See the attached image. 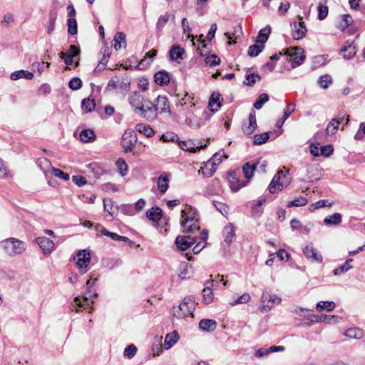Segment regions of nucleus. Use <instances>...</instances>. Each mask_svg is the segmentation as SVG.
Here are the masks:
<instances>
[{
	"label": "nucleus",
	"instance_id": "32",
	"mask_svg": "<svg viewBox=\"0 0 365 365\" xmlns=\"http://www.w3.org/2000/svg\"><path fill=\"white\" fill-rule=\"evenodd\" d=\"M135 130L140 133H143L148 138L152 137L155 132L150 125H146L143 123H138L135 126Z\"/></svg>",
	"mask_w": 365,
	"mask_h": 365
},
{
	"label": "nucleus",
	"instance_id": "6",
	"mask_svg": "<svg viewBox=\"0 0 365 365\" xmlns=\"http://www.w3.org/2000/svg\"><path fill=\"white\" fill-rule=\"evenodd\" d=\"M281 301V298L276 294H272L271 292L264 291L261 296L262 305L259 308V311L262 313L267 312L272 306L280 304Z\"/></svg>",
	"mask_w": 365,
	"mask_h": 365
},
{
	"label": "nucleus",
	"instance_id": "58",
	"mask_svg": "<svg viewBox=\"0 0 365 365\" xmlns=\"http://www.w3.org/2000/svg\"><path fill=\"white\" fill-rule=\"evenodd\" d=\"M331 203L329 202L327 200H321L313 204H312L309 207V210L313 211L316 209L324 207L326 206H331Z\"/></svg>",
	"mask_w": 365,
	"mask_h": 365
},
{
	"label": "nucleus",
	"instance_id": "47",
	"mask_svg": "<svg viewBox=\"0 0 365 365\" xmlns=\"http://www.w3.org/2000/svg\"><path fill=\"white\" fill-rule=\"evenodd\" d=\"M264 48V45H263V44L252 45L249 47L247 53L251 57L257 56L262 52V51L263 50Z\"/></svg>",
	"mask_w": 365,
	"mask_h": 365
},
{
	"label": "nucleus",
	"instance_id": "49",
	"mask_svg": "<svg viewBox=\"0 0 365 365\" xmlns=\"http://www.w3.org/2000/svg\"><path fill=\"white\" fill-rule=\"evenodd\" d=\"M332 83V78L331 76L328 74L320 76L318 83L319 86L324 89H327L329 85Z\"/></svg>",
	"mask_w": 365,
	"mask_h": 365
},
{
	"label": "nucleus",
	"instance_id": "4",
	"mask_svg": "<svg viewBox=\"0 0 365 365\" xmlns=\"http://www.w3.org/2000/svg\"><path fill=\"white\" fill-rule=\"evenodd\" d=\"M290 182L291 178L288 171H278L269 185V191L273 194L278 190H282L284 187L288 186Z\"/></svg>",
	"mask_w": 365,
	"mask_h": 365
},
{
	"label": "nucleus",
	"instance_id": "5",
	"mask_svg": "<svg viewBox=\"0 0 365 365\" xmlns=\"http://www.w3.org/2000/svg\"><path fill=\"white\" fill-rule=\"evenodd\" d=\"M3 243L4 249L11 256L20 255L26 250L25 242L16 238H8Z\"/></svg>",
	"mask_w": 365,
	"mask_h": 365
},
{
	"label": "nucleus",
	"instance_id": "46",
	"mask_svg": "<svg viewBox=\"0 0 365 365\" xmlns=\"http://www.w3.org/2000/svg\"><path fill=\"white\" fill-rule=\"evenodd\" d=\"M339 123H340V121L339 120H337L336 118L331 119L326 128L327 134V135L334 134L338 130Z\"/></svg>",
	"mask_w": 365,
	"mask_h": 365
},
{
	"label": "nucleus",
	"instance_id": "1",
	"mask_svg": "<svg viewBox=\"0 0 365 365\" xmlns=\"http://www.w3.org/2000/svg\"><path fill=\"white\" fill-rule=\"evenodd\" d=\"M180 224L185 234H194L199 231V216L196 210L190 206L182 210Z\"/></svg>",
	"mask_w": 365,
	"mask_h": 365
},
{
	"label": "nucleus",
	"instance_id": "45",
	"mask_svg": "<svg viewBox=\"0 0 365 365\" xmlns=\"http://www.w3.org/2000/svg\"><path fill=\"white\" fill-rule=\"evenodd\" d=\"M235 236V228L233 225H230L226 226L224 229V238L227 243L232 242L233 237Z\"/></svg>",
	"mask_w": 365,
	"mask_h": 365
},
{
	"label": "nucleus",
	"instance_id": "37",
	"mask_svg": "<svg viewBox=\"0 0 365 365\" xmlns=\"http://www.w3.org/2000/svg\"><path fill=\"white\" fill-rule=\"evenodd\" d=\"M324 222L326 225H338L341 222V216L339 213L335 212L331 215L326 217Z\"/></svg>",
	"mask_w": 365,
	"mask_h": 365
},
{
	"label": "nucleus",
	"instance_id": "29",
	"mask_svg": "<svg viewBox=\"0 0 365 365\" xmlns=\"http://www.w3.org/2000/svg\"><path fill=\"white\" fill-rule=\"evenodd\" d=\"M341 53L345 59L349 60L354 57L356 53V46L354 45V42L349 44L347 46L344 47L341 50Z\"/></svg>",
	"mask_w": 365,
	"mask_h": 365
},
{
	"label": "nucleus",
	"instance_id": "25",
	"mask_svg": "<svg viewBox=\"0 0 365 365\" xmlns=\"http://www.w3.org/2000/svg\"><path fill=\"white\" fill-rule=\"evenodd\" d=\"M146 216L153 222H158L162 217V210L158 207H153L146 212Z\"/></svg>",
	"mask_w": 365,
	"mask_h": 365
},
{
	"label": "nucleus",
	"instance_id": "15",
	"mask_svg": "<svg viewBox=\"0 0 365 365\" xmlns=\"http://www.w3.org/2000/svg\"><path fill=\"white\" fill-rule=\"evenodd\" d=\"M303 252L307 258L311 259L313 262L321 263L323 260L322 255L314 247L312 244L306 246Z\"/></svg>",
	"mask_w": 365,
	"mask_h": 365
},
{
	"label": "nucleus",
	"instance_id": "21",
	"mask_svg": "<svg viewBox=\"0 0 365 365\" xmlns=\"http://www.w3.org/2000/svg\"><path fill=\"white\" fill-rule=\"evenodd\" d=\"M155 82L160 86L167 85L170 82L169 73L165 71L157 72L155 76Z\"/></svg>",
	"mask_w": 365,
	"mask_h": 365
},
{
	"label": "nucleus",
	"instance_id": "26",
	"mask_svg": "<svg viewBox=\"0 0 365 365\" xmlns=\"http://www.w3.org/2000/svg\"><path fill=\"white\" fill-rule=\"evenodd\" d=\"M157 53L158 51L156 49H152L147 52L144 58L140 61L138 66L141 67V68H145V67L150 66L153 58L157 55Z\"/></svg>",
	"mask_w": 365,
	"mask_h": 365
},
{
	"label": "nucleus",
	"instance_id": "3",
	"mask_svg": "<svg viewBox=\"0 0 365 365\" xmlns=\"http://www.w3.org/2000/svg\"><path fill=\"white\" fill-rule=\"evenodd\" d=\"M195 309V303L190 299H185L178 306L173 307V316L178 319L186 317H195L194 310Z\"/></svg>",
	"mask_w": 365,
	"mask_h": 365
},
{
	"label": "nucleus",
	"instance_id": "8",
	"mask_svg": "<svg viewBox=\"0 0 365 365\" xmlns=\"http://www.w3.org/2000/svg\"><path fill=\"white\" fill-rule=\"evenodd\" d=\"M137 135L131 131H125L121 139V146L125 152H131L137 143Z\"/></svg>",
	"mask_w": 365,
	"mask_h": 365
},
{
	"label": "nucleus",
	"instance_id": "23",
	"mask_svg": "<svg viewBox=\"0 0 365 365\" xmlns=\"http://www.w3.org/2000/svg\"><path fill=\"white\" fill-rule=\"evenodd\" d=\"M126 36L123 32H117L114 36V48L118 51L121 48H125L126 44Z\"/></svg>",
	"mask_w": 365,
	"mask_h": 365
},
{
	"label": "nucleus",
	"instance_id": "50",
	"mask_svg": "<svg viewBox=\"0 0 365 365\" xmlns=\"http://www.w3.org/2000/svg\"><path fill=\"white\" fill-rule=\"evenodd\" d=\"M269 101V96L267 93H262L257 98V101L254 103V108L255 109H260L262 108L264 104Z\"/></svg>",
	"mask_w": 365,
	"mask_h": 365
},
{
	"label": "nucleus",
	"instance_id": "54",
	"mask_svg": "<svg viewBox=\"0 0 365 365\" xmlns=\"http://www.w3.org/2000/svg\"><path fill=\"white\" fill-rule=\"evenodd\" d=\"M82 86V81L78 77L71 78L68 82V87L73 91L79 90Z\"/></svg>",
	"mask_w": 365,
	"mask_h": 365
},
{
	"label": "nucleus",
	"instance_id": "60",
	"mask_svg": "<svg viewBox=\"0 0 365 365\" xmlns=\"http://www.w3.org/2000/svg\"><path fill=\"white\" fill-rule=\"evenodd\" d=\"M161 140L164 142H175L178 140V136L173 132H168L162 135Z\"/></svg>",
	"mask_w": 365,
	"mask_h": 365
},
{
	"label": "nucleus",
	"instance_id": "57",
	"mask_svg": "<svg viewBox=\"0 0 365 365\" xmlns=\"http://www.w3.org/2000/svg\"><path fill=\"white\" fill-rule=\"evenodd\" d=\"M137 347L134 344L128 345L124 350L123 354L128 359H132L137 352Z\"/></svg>",
	"mask_w": 365,
	"mask_h": 365
},
{
	"label": "nucleus",
	"instance_id": "36",
	"mask_svg": "<svg viewBox=\"0 0 365 365\" xmlns=\"http://www.w3.org/2000/svg\"><path fill=\"white\" fill-rule=\"evenodd\" d=\"M351 262H353V259L351 258L346 259L344 264L333 270V274L338 276L348 272L352 268V266L350 264Z\"/></svg>",
	"mask_w": 365,
	"mask_h": 365
},
{
	"label": "nucleus",
	"instance_id": "31",
	"mask_svg": "<svg viewBox=\"0 0 365 365\" xmlns=\"http://www.w3.org/2000/svg\"><path fill=\"white\" fill-rule=\"evenodd\" d=\"M208 237L207 232L206 230H203L200 232V238L201 240L200 242H196L197 243L192 249L194 254H198L205 246V240Z\"/></svg>",
	"mask_w": 365,
	"mask_h": 365
},
{
	"label": "nucleus",
	"instance_id": "38",
	"mask_svg": "<svg viewBox=\"0 0 365 365\" xmlns=\"http://www.w3.org/2000/svg\"><path fill=\"white\" fill-rule=\"evenodd\" d=\"M199 327L205 331H212L217 327L216 321H200Z\"/></svg>",
	"mask_w": 365,
	"mask_h": 365
},
{
	"label": "nucleus",
	"instance_id": "10",
	"mask_svg": "<svg viewBox=\"0 0 365 365\" xmlns=\"http://www.w3.org/2000/svg\"><path fill=\"white\" fill-rule=\"evenodd\" d=\"M228 182L231 190L234 192H237L242 187H245L249 182L247 180H241L237 175V173L235 171L230 173Z\"/></svg>",
	"mask_w": 365,
	"mask_h": 365
},
{
	"label": "nucleus",
	"instance_id": "27",
	"mask_svg": "<svg viewBox=\"0 0 365 365\" xmlns=\"http://www.w3.org/2000/svg\"><path fill=\"white\" fill-rule=\"evenodd\" d=\"M23 78L28 80H31L34 78V74L33 73L28 71L19 70L13 72L10 76V78L13 81H17Z\"/></svg>",
	"mask_w": 365,
	"mask_h": 365
},
{
	"label": "nucleus",
	"instance_id": "19",
	"mask_svg": "<svg viewBox=\"0 0 365 365\" xmlns=\"http://www.w3.org/2000/svg\"><path fill=\"white\" fill-rule=\"evenodd\" d=\"M180 148L183 150H187L190 152L195 153L197 150H200V149L205 148L207 145H195L192 141H180L179 143Z\"/></svg>",
	"mask_w": 365,
	"mask_h": 365
},
{
	"label": "nucleus",
	"instance_id": "9",
	"mask_svg": "<svg viewBox=\"0 0 365 365\" xmlns=\"http://www.w3.org/2000/svg\"><path fill=\"white\" fill-rule=\"evenodd\" d=\"M139 113L149 121H153L156 119L158 111L155 104L150 101L144 103L143 110L139 111Z\"/></svg>",
	"mask_w": 365,
	"mask_h": 365
},
{
	"label": "nucleus",
	"instance_id": "56",
	"mask_svg": "<svg viewBox=\"0 0 365 365\" xmlns=\"http://www.w3.org/2000/svg\"><path fill=\"white\" fill-rule=\"evenodd\" d=\"M205 63L207 65H208L209 66H215L220 64V59L217 55L212 54L210 56H207L205 58Z\"/></svg>",
	"mask_w": 365,
	"mask_h": 365
},
{
	"label": "nucleus",
	"instance_id": "48",
	"mask_svg": "<svg viewBox=\"0 0 365 365\" xmlns=\"http://www.w3.org/2000/svg\"><path fill=\"white\" fill-rule=\"evenodd\" d=\"M308 202V200L304 197H299L293 200H291L289 202H288L287 203V207H300V206H304L305 205H307Z\"/></svg>",
	"mask_w": 365,
	"mask_h": 365
},
{
	"label": "nucleus",
	"instance_id": "7",
	"mask_svg": "<svg viewBox=\"0 0 365 365\" xmlns=\"http://www.w3.org/2000/svg\"><path fill=\"white\" fill-rule=\"evenodd\" d=\"M304 51L300 47L287 48L285 54L292 58L291 66L296 68L300 66L305 59Z\"/></svg>",
	"mask_w": 365,
	"mask_h": 365
},
{
	"label": "nucleus",
	"instance_id": "52",
	"mask_svg": "<svg viewBox=\"0 0 365 365\" xmlns=\"http://www.w3.org/2000/svg\"><path fill=\"white\" fill-rule=\"evenodd\" d=\"M317 11H318V15H317L318 19L319 20H324L327 16L329 9H328L327 6H326L322 3H319L317 6Z\"/></svg>",
	"mask_w": 365,
	"mask_h": 365
},
{
	"label": "nucleus",
	"instance_id": "34",
	"mask_svg": "<svg viewBox=\"0 0 365 365\" xmlns=\"http://www.w3.org/2000/svg\"><path fill=\"white\" fill-rule=\"evenodd\" d=\"M257 165L255 163H251L250 162L246 163L242 167V171L245 178L248 181L253 176V173L256 170Z\"/></svg>",
	"mask_w": 365,
	"mask_h": 365
},
{
	"label": "nucleus",
	"instance_id": "22",
	"mask_svg": "<svg viewBox=\"0 0 365 365\" xmlns=\"http://www.w3.org/2000/svg\"><path fill=\"white\" fill-rule=\"evenodd\" d=\"M179 339L178 333L174 330L171 333L166 334L165 337V348L169 349L173 346Z\"/></svg>",
	"mask_w": 365,
	"mask_h": 365
},
{
	"label": "nucleus",
	"instance_id": "18",
	"mask_svg": "<svg viewBox=\"0 0 365 365\" xmlns=\"http://www.w3.org/2000/svg\"><path fill=\"white\" fill-rule=\"evenodd\" d=\"M158 113L170 112V105L168 99L165 96H158L154 103Z\"/></svg>",
	"mask_w": 365,
	"mask_h": 365
},
{
	"label": "nucleus",
	"instance_id": "53",
	"mask_svg": "<svg viewBox=\"0 0 365 365\" xmlns=\"http://www.w3.org/2000/svg\"><path fill=\"white\" fill-rule=\"evenodd\" d=\"M68 32L71 35L77 34V21L74 18H69L67 21Z\"/></svg>",
	"mask_w": 365,
	"mask_h": 365
},
{
	"label": "nucleus",
	"instance_id": "14",
	"mask_svg": "<svg viewBox=\"0 0 365 365\" xmlns=\"http://www.w3.org/2000/svg\"><path fill=\"white\" fill-rule=\"evenodd\" d=\"M36 242L44 254H50L54 250V242L46 237H38L36 239Z\"/></svg>",
	"mask_w": 365,
	"mask_h": 365
},
{
	"label": "nucleus",
	"instance_id": "33",
	"mask_svg": "<svg viewBox=\"0 0 365 365\" xmlns=\"http://www.w3.org/2000/svg\"><path fill=\"white\" fill-rule=\"evenodd\" d=\"M80 139L83 143L92 142L96 139L95 133L91 129H84L80 133Z\"/></svg>",
	"mask_w": 365,
	"mask_h": 365
},
{
	"label": "nucleus",
	"instance_id": "20",
	"mask_svg": "<svg viewBox=\"0 0 365 365\" xmlns=\"http://www.w3.org/2000/svg\"><path fill=\"white\" fill-rule=\"evenodd\" d=\"M169 175L163 173L158 179V188L161 194H164L168 188Z\"/></svg>",
	"mask_w": 365,
	"mask_h": 365
},
{
	"label": "nucleus",
	"instance_id": "62",
	"mask_svg": "<svg viewBox=\"0 0 365 365\" xmlns=\"http://www.w3.org/2000/svg\"><path fill=\"white\" fill-rule=\"evenodd\" d=\"M295 312L299 314L300 317H304V318H310L312 317H314V312L313 310L308 309H303L299 308L298 309H296Z\"/></svg>",
	"mask_w": 365,
	"mask_h": 365
},
{
	"label": "nucleus",
	"instance_id": "30",
	"mask_svg": "<svg viewBox=\"0 0 365 365\" xmlns=\"http://www.w3.org/2000/svg\"><path fill=\"white\" fill-rule=\"evenodd\" d=\"M57 18V11L52 9L49 11L48 20L47 24V33L51 34L55 29V23Z\"/></svg>",
	"mask_w": 365,
	"mask_h": 365
},
{
	"label": "nucleus",
	"instance_id": "35",
	"mask_svg": "<svg viewBox=\"0 0 365 365\" xmlns=\"http://www.w3.org/2000/svg\"><path fill=\"white\" fill-rule=\"evenodd\" d=\"M270 33L271 28L269 26H267L262 29L259 32L257 43L264 45V43L267 41Z\"/></svg>",
	"mask_w": 365,
	"mask_h": 365
},
{
	"label": "nucleus",
	"instance_id": "24",
	"mask_svg": "<svg viewBox=\"0 0 365 365\" xmlns=\"http://www.w3.org/2000/svg\"><path fill=\"white\" fill-rule=\"evenodd\" d=\"M221 96L219 93H213L211 95L208 107L211 112H216L219 110V108L222 106L221 102L220 101Z\"/></svg>",
	"mask_w": 365,
	"mask_h": 365
},
{
	"label": "nucleus",
	"instance_id": "2",
	"mask_svg": "<svg viewBox=\"0 0 365 365\" xmlns=\"http://www.w3.org/2000/svg\"><path fill=\"white\" fill-rule=\"evenodd\" d=\"M97 296L98 294L96 292H93L91 289L87 288L86 296L81 298L79 297H76L73 300L72 307L76 308V311L77 312L86 311L91 313L93 310V298L96 297Z\"/></svg>",
	"mask_w": 365,
	"mask_h": 365
},
{
	"label": "nucleus",
	"instance_id": "11",
	"mask_svg": "<svg viewBox=\"0 0 365 365\" xmlns=\"http://www.w3.org/2000/svg\"><path fill=\"white\" fill-rule=\"evenodd\" d=\"M197 242V237L195 236H181L179 235L176 237L175 243L178 249L185 251L187 250L192 245Z\"/></svg>",
	"mask_w": 365,
	"mask_h": 365
},
{
	"label": "nucleus",
	"instance_id": "43",
	"mask_svg": "<svg viewBox=\"0 0 365 365\" xmlns=\"http://www.w3.org/2000/svg\"><path fill=\"white\" fill-rule=\"evenodd\" d=\"M215 165V164L214 163L208 161L205 166L201 168L200 172L202 171V173L205 177L210 178L213 175L215 171V169L214 168Z\"/></svg>",
	"mask_w": 365,
	"mask_h": 365
},
{
	"label": "nucleus",
	"instance_id": "16",
	"mask_svg": "<svg viewBox=\"0 0 365 365\" xmlns=\"http://www.w3.org/2000/svg\"><path fill=\"white\" fill-rule=\"evenodd\" d=\"M40 166L41 167L43 165H44L47 168H51V173L52 174L64 181H67L69 180V175L68 173H66L61 170L60 169L55 168L53 167H51V162L47 160L46 158H43L39 160Z\"/></svg>",
	"mask_w": 365,
	"mask_h": 365
},
{
	"label": "nucleus",
	"instance_id": "39",
	"mask_svg": "<svg viewBox=\"0 0 365 365\" xmlns=\"http://www.w3.org/2000/svg\"><path fill=\"white\" fill-rule=\"evenodd\" d=\"M95 106V101L90 98H84L81 102V108L86 113L92 112L94 110Z\"/></svg>",
	"mask_w": 365,
	"mask_h": 365
},
{
	"label": "nucleus",
	"instance_id": "61",
	"mask_svg": "<svg viewBox=\"0 0 365 365\" xmlns=\"http://www.w3.org/2000/svg\"><path fill=\"white\" fill-rule=\"evenodd\" d=\"M334 152V148L331 145L320 146V156L323 155L324 157L330 156Z\"/></svg>",
	"mask_w": 365,
	"mask_h": 365
},
{
	"label": "nucleus",
	"instance_id": "13",
	"mask_svg": "<svg viewBox=\"0 0 365 365\" xmlns=\"http://www.w3.org/2000/svg\"><path fill=\"white\" fill-rule=\"evenodd\" d=\"M143 96L139 92H132L129 95V102L136 113L143 108Z\"/></svg>",
	"mask_w": 365,
	"mask_h": 365
},
{
	"label": "nucleus",
	"instance_id": "51",
	"mask_svg": "<svg viewBox=\"0 0 365 365\" xmlns=\"http://www.w3.org/2000/svg\"><path fill=\"white\" fill-rule=\"evenodd\" d=\"M202 302L205 304H210L213 300V292L212 289H203L202 292Z\"/></svg>",
	"mask_w": 365,
	"mask_h": 365
},
{
	"label": "nucleus",
	"instance_id": "55",
	"mask_svg": "<svg viewBox=\"0 0 365 365\" xmlns=\"http://www.w3.org/2000/svg\"><path fill=\"white\" fill-rule=\"evenodd\" d=\"M116 165L118 168V171L120 175L125 176L128 171V165L125 161L122 158H119L116 162Z\"/></svg>",
	"mask_w": 365,
	"mask_h": 365
},
{
	"label": "nucleus",
	"instance_id": "64",
	"mask_svg": "<svg viewBox=\"0 0 365 365\" xmlns=\"http://www.w3.org/2000/svg\"><path fill=\"white\" fill-rule=\"evenodd\" d=\"M73 182L78 186L82 187L87 183L86 179L81 175H73L72 177Z\"/></svg>",
	"mask_w": 365,
	"mask_h": 365
},
{
	"label": "nucleus",
	"instance_id": "40",
	"mask_svg": "<svg viewBox=\"0 0 365 365\" xmlns=\"http://www.w3.org/2000/svg\"><path fill=\"white\" fill-rule=\"evenodd\" d=\"M344 335L351 339H361L363 336V331L359 328L348 329Z\"/></svg>",
	"mask_w": 365,
	"mask_h": 365
},
{
	"label": "nucleus",
	"instance_id": "41",
	"mask_svg": "<svg viewBox=\"0 0 365 365\" xmlns=\"http://www.w3.org/2000/svg\"><path fill=\"white\" fill-rule=\"evenodd\" d=\"M192 274V269L191 265L187 263L182 264L181 265V271L180 272L179 277L181 279H187L190 278Z\"/></svg>",
	"mask_w": 365,
	"mask_h": 365
},
{
	"label": "nucleus",
	"instance_id": "28",
	"mask_svg": "<svg viewBox=\"0 0 365 365\" xmlns=\"http://www.w3.org/2000/svg\"><path fill=\"white\" fill-rule=\"evenodd\" d=\"M185 53V50L179 46H173L170 51V58L173 61H178L183 59L182 55Z\"/></svg>",
	"mask_w": 365,
	"mask_h": 365
},
{
	"label": "nucleus",
	"instance_id": "12",
	"mask_svg": "<svg viewBox=\"0 0 365 365\" xmlns=\"http://www.w3.org/2000/svg\"><path fill=\"white\" fill-rule=\"evenodd\" d=\"M292 36L294 40L303 38L307 34L304 22H293L291 24Z\"/></svg>",
	"mask_w": 365,
	"mask_h": 365
},
{
	"label": "nucleus",
	"instance_id": "44",
	"mask_svg": "<svg viewBox=\"0 0 365 365\" xmlns=\"http://www.w3.org/2000/svg\"><path fill=\"white\" fill-rule=\"evenodd\" d=\"M269 138V133L265 132L260 134H255L254 135V141L253 143L255 145H262L265 143L268 139Z\"/></svg>",
	"mask_w": 365,
	"mask_h": 365
},
{
	"label": "nucleus",
	"instance_id": "63",
	"mask_svg": "<svg viewBox=\"0 0 365 365\" xmlns=\"http://www.w3.org/2000/svg\"><path fill=\"white\" fill-rule=\"evenodd\" d=\"M63 56L68 55L75 57L80 53V48L76 45H71L66 53L61 52Z\"/></svg>",
	"mask_w": 365,
	"mask_h": 365
},
{
	"label": "nucleus",
	"instance_id": "59",
	"mask_svg": "<svg viewBox=\"0 0 365 365\" xmlns=\"http://www.w3.org/2000/svg\"><path fill=\"white\" fill-rule=\"evenodd\" d=\"M261 77L259 74L250 73L246 75L247 83L246 85L248 86H253L257 81H260Z\"/></svg>",
	"mask_w": 365,
	"mask_h": 365
},
{
	"label": "nucleus",
	"instance_id": "42",
	"mask_svg": "<svg viewBox=\"0 0 365 365\" xmlns=\"http://www.w3.org/2000/svg\"><path fill=\"white\" fill-rule=\"evenodd\" d=\"M335 307V304L331 301H321L317 304L316 309L321 312L324 309L331 311Z\"/></svg>",
	"mask_w": 365,
	"mask_h": 365
},
{
	"label": "nucleus",
	"instance_id": "17",
	"mask_svg": "<svg viewBox=\"0 0 365 365\" xmlns=\"http://www.w3.org/2000/svg\"><path fill=\"white\" fill-rule=\"evenodd\" d=\"M77 266L80 268H86L91 262V255L86 250H80L77 253Z\"/></svg>",
	"mask_w": 365,
	"mask_h": 365
}]
</instances>
